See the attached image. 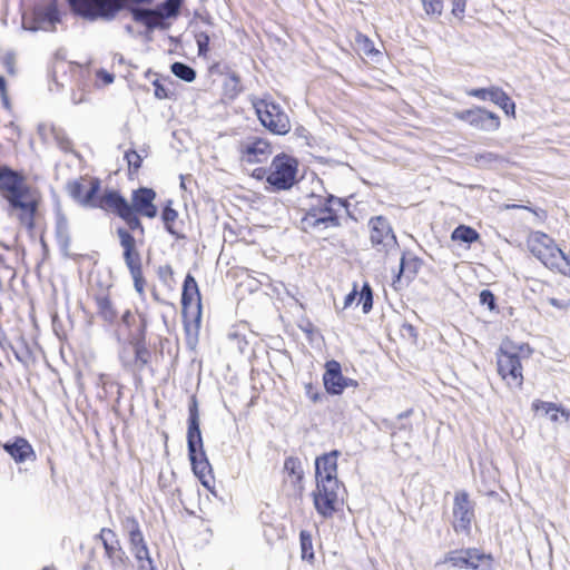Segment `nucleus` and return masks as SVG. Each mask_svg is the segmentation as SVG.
I'll return each mask as SVG.
<instances>
[{
  "label": "nucleus",
  "mask_w": 570,
  "mask_h": 570,
  "mask_svg": "<svg viewBox=\"0 0 570 570\" xmlns=\"http://www.w3.org/2000/svg\"><path fill=\"white\" fill-rule=\"evenodd\" d=\"M338 454L334 450L315 461L316 490L313 492V501L316 511L324 518L332 517L340 503L342 487L337 479Z\"/></svg>",
  "instance_id": "obj_1"
},
{
  "label": "nucleus",
  "mask_w": 570,
  "mask_h": 570,
  "mask_svg": "<svg viewBox=\"0 0 570 570\" xmlns=\"http://www.w3.org/2000/svg\"><path fill=\"white\" fill-rule=\"evenodd\" d=\"M345 207V202L333 195L317 197V203L312 205L301 219V228L306 233H321L341 225L338 213Z\"/></svg>",
  "instance_id": "obj_2"
},
{
  "label": "nucleus",
  "mask_w": 570,
  "mask_h": 570,
  "mask_svg": "<svg viewBox=\"0 0 570 570\" xmlns=\"http://www.w3.org/2000/svg\"><path fill=\"white\" fill-rule=\"evenodd\" d=\"M532 353L528 344L504 342L498 354V372L509 386L520 387L523 383L521 357L528 358Z\"/></svg>",
  "instance_id": "obj_3"
},
{
  "label": "nucleus",
  "mask_w": 570,
  "mask_h": 570,
  "mask_svg": "<svg viewBox=\"0 0 570 570\" xmlns=\"http://www.w3.org/2000/svg\"><path fill=\"white\" fill-rule=\"evenodd\" d=\"M528 248L546 267L570 276V257L547 234H531L528 238Z\"/></svg>",
  "instance_id": "obj_4"
},
{
  "label": "nucleus",
  "mask_w": 570,
  "mask_h": 570,
  "mask_svg": "<svg viewBox=\"0 0 570 570\" xmlns=\"http://www.w3.org/2000/svg\"><path fill=\"white\" fill-rule=\"evenodd\" d=\"M187 445L188 456L191 462L194 473L202 480L204 485H207V482L204 480V478L207 473H209L210 465L203 449V439L199 429V417L196 402H194L189 407Z\"/></svg>",
  "instance_id": "obj_5"
},
{
  "label": "nucleus",
  "mask_w": 570,
  "mask_h": 570,
  "mask_svg": "<svg viewBox=\"0 0 570 570\" xmlns=\"http://www.w3.org/2000/svg\"><path fill=\"white\" fill-rule=\"evenodd\" d=\"M7 213L10 217L16 218L21 226L28 230L35 228V217L40 203L38 193L29 188L28 190L7 200Z\"/></svg>",
  "instance_id": "obj_6"
},
{
  "label": "nucleus",
  "mask_w": 570,
  "mask_h": 570,
  "mask_svg": "<svg viewBox=\"0 0 570 570\" xmlns=\"http://www.w3.org/2000/svg\"><path fill=\"white\" fill-rule=\"evenodd\" d=\"M297 160L287 155H276L268 168L266 180L277 190H287L296 183Z\"/></svg>",
  "instance_id": "obj_7"
},
{
  "label": "nucleus",
  "mask_w": 570,
  "mask_h": 570,
  "mask_svg": "<svg viewBox=\"0 0 570 570\" xmlns=\"http://www.w3.org/2000/svg\"><path fill=\"white\" fill-rule=\"evenodd\" d=\"M76 12L85 18L111 19L125 7L126 0H69ZM135 3H151L153 0H131Z\"/></svg>",
  "instance_id": "obj_8"
},
{
  "label": "nucleus",
  "mask_w": 570,
  "mask_h": 570,
  "mask_svg": "<svg viewBox=\"0 0 570 570\" xmlns=\"http://www.w3.org/2000/svg\"><path fill=\"white\" fill-rule=\"evenodd\" d=\"M254 108L262 125L273 134L286 135L291 130L289 118L279 105L258 100L254 102Z\"/></svg>",
  "instance_id": "obj_9"
},
{
  "label": "nucleus",
  "mask_w": 570,
  "mask_h": 570,
  "mask_svg": "<svg viewBox=\"0 0 570 570\" xmlns=\"http://www.w3.org/2000/svg\"><path fill=\"white\" fill-rule=\"evenodd\" d=\"M370 240L376 252L389 255L397 250L396 236L389 220L383 216H375L368 220Z\"/></svg>",
  "instance_id": "obj_10"
},
{
  "label": "nucleus",
  "mask_w": 570,
  "mask_h": 570,
  "mask_svg": "<svg viewBox=\"0 0 570 570\" xmlns=\"http://www.w3.org/2000/svg\"><path fill=\"white\" fill-rule=\"evenodd\" d=\"M445 563H451L458 570H491L492 558L474 548L450 551Z\"/></svg>",
  "instance_id": "obj_11"
},
{
  "label": "nucleus",
  "mask_w": 570,
  "mask_h": 570,
  "mask_svg": "<svg viewBox=\"0 0 570 570\" xmlns=\"http://www.w3.org/2000/svg\"><path fill=\"white\" fill-rule=\"evenodd\" d=\"M181 4V0H166L157 9L131 8V14L135 21L144 23L148 29H155L160 26L165 18H175Z\"/></svg>",
  "instance_id": "obj_12"
},
{
  "label": "nucleus",
  "mask_w": 570,
  "mask_h": 570,
  "mask_svg": "<svg viewBox=\"0 0 570 570\" xmlns=\"http://www.w3.org/2000/svg\"><path fill=\"white\" fill-rule=\"evenodd\" d=\"M239 159L246 164H259L266 161L273 154L269 141L258 136H248L237 145Z\"/></svg>",
  "instance_id": "obj_13"
},
{
  "label": "nucleus",
  "mask_w": 570,
  "mask_h": 570,
  "mask_svg": "<svg viewBox=\"0 0 570 570\" xmlns=\"http://www.w3.org/2000/svg\"><path fill=\"white\" fill-rule=\"evenodd\" d=\"M474 520V503L465 491H459L453 500V528L455 532L469 533Z\"/></svg>",
  "instance_id": "obj_14"
},
{
  "label": "nucleus",
  "mask_w": 570,
  "mask_h": 570,
  "mask_svg": "<svg viewBox=\"0 0 570 570\" xmlns=\"http://www.w3.org/2000/svg\"><path fill=\"white\" fill-rule=\"evenodd\" d=\"M453 116L456 119L468 122L473 128L483 131H495L500 127V118L495 114L481 107L455 111Z\"/></svg>",
  "instance_id": "obj_15"
},
{
  "label": "nucleus",
  "mask_w": 570,
  "mask_h": 570,
  "mask_svg": "<svg viewBox=\"0 0 570 570\" xmlns=\"http://www.w3.org/2000/svg\"><path fill=\"white\" fill-rule=\"evenodd\" d=\"M31 188L24 177L7 166H0V195L10 199Z\"/></svg>",
  "instance_id": "obj_16"
},
{
  "label": "nucleus",
  "mask_w": 570,
  "mask_h": 570,
  "mask_svg": "<svg viewBox=\"0 0 570 570\" xmlns=\"http://www.w3.org/2000/svg\"><path fill=\"white\" fill-rule=\"evenodd\" d=\"M120 360L126 367H132L138 372L142 371L150 361V352L146 347L144 338L137 340L131 347L124 348Z\"/></svg>",
  "instance_id": "obj_17"
},
{
  "label": "nucleus",
  "mask_w": 570,
  "mask_h": 570,
  "mask_svg": "<svg viewBox=\"0 0 570 570\" xmlns=\"http://www.w3.org/2000/svg\"><path fill=\"white\" fill-rule=\"evenodd\" d=\"M466 94L481 100H491L498 105L507 115H514L515 105L511 98L499 87L470 89Z\"/></svg>",
  "instance_id": "obj_18"
},
{
  "label": "nucleus",
  "mask_w": 570,
  "mask_h": 570,
  "mask_svg": "<svg viewBox=\"0 0 570 570\" xmlns=\"http://www.w3.org/2000/svg\"><path fill=\"white\" fill-rule=\"evenodd\" d=\"M323 382L326 391L335 395L348 387L347 377L342 375L341 364L334 360L326 362Z\"/></svg>",
  "instance_id": "obj_19"
},
{
  "label": "nucleus",
  "mask_w": 570,
  "mask_h": 570,
  "mask_svg": "<svg viewBox=\"0 0 570 570\" xmlns=\"http://www.w3.org/2000/svg\"><path fill=\"white\" fill-rule=\"evenodd\" d=\"M156 193L151 188H139L132 191L131 208L134 212L154 218L157 215V207L154 205Z\"/></svg>",
  "instance_id": "obj_20"
},
{
  "label": "nucleus",
  "mask_w": 570,
  "mask_h": 570,
  "mask_svg": "<svg viewBox=\"0 0 570 570\" xmlns=\"http://www.w3.org/2000/svg\"><path fill=\"white\" fill-rule=\"evenodd\" d=\"M99 188L100 183L97 179H90L87 184L73 181L69 185V193L81 205L94 207Z\"/></svg>",
  "instance_id": "obj_21"
},
{
  "label": "nucleus",
  "mask_w": 570,
  "mask_h": 570,
  "mask_svg": "<svg viewBox=\"0 0 570 570\" xmlns=\"http://www.w3.org/2000/svg\"><path fill=\"white\" fill-rule=\"evenodd\" d=\"M57 22H59L58 10L55 7H48L35 12L32 23L29 24V22L23 19V28L32 31H52L55 30Z\"/></svg>",
  "instance_id": "obj_22"
},
{
  "label": "nucleus",
  "mask_w": 570,
  "mask_h": 570,
  "mask_svg": "<svg viewBox=\"0 0 570 570\" xmlns=\"http://www.w3.org/2000/svg\"><path fill=\"white\" fill-rule=\"evenodd\" d=\"M181 305L185 313L191 305H195L198 315L200 314V294L197 282L190 274L184 281Z\"/></svg>",
  "instance_id": "obj_23"
},
{
  "label": "nucleus",
  "mask_w": 570,
  "mask_h": 570,
  "mask_svg": "<svg viewBox=\"0 0 570 570\" xmlns=\"http://www.w3.org/2000/svg\"><path fill=\"white\" fill-rule=\"evenodd\" d=\"M3 448L17 463L36 459L35 451L26 439L17 438L12 443H6Z\"/></svg>",
  "instance_id": "obj_24"
},
{
  "label": "nucleus",
  "mask_w": 570,
  "mask_h": 570,
  "mask_svg": "<svg viewBox=\"0 0 570 570\" xmlns=\"http://www.w3.org/2000/svg\"><path fill=\"white\" fill-rule=\"evenodd\" d=\"M95 207L112 210L120 217L130 207V204L117 191H108L96 199Z\"/></svg>",
  "instance_id": "obj_25"
},
{
  "label": "nucleus",
  "mask_w": 570,
  "mask_h": 570,
  "mask_svg": "<svg viewBox=\"0 0 570 570\" xmlns=\"http://www.w3.org/2000/svg\"><path fill=\"white\" fill-rule=\"evenodd\" d=\"M56 239L62 255L69 257L71 244L69 224L65 215L60 212L56 215Z\"/></svg>",
  "instance_id": "obj_26"
},
{
  "label": "nucleus",
  "mask_w": 570,
  "mask_h": 570,
  "mask_svg": "<svg viewBox=\"0 0 570 570\" xmlns=\"http://www.w3.org/2000/svg\"><path fill=\"white\" fill-rule=\"evenodd\" d=\"M117 235L120 240V245L124 248V259L126 265L140 263V255L136 250V240L134 236L125 228H118Z\"/></svg>",
  "instance_id": "obj_27"
},
{
  "label": "nucleus",
  "mask_w": 570,
  "mask_h": 570,
  "mask_svg": "<svg viewBox=\"0 0 570 570\" xmlns=\"http://www.w3.org/2000/svg\"><path fill=\"white\" fill-rule=\"evenodd\" d=\"M97 313L107 323H114L117 318V311L106 294H100L95 297Z\"/></svg>",
  "instance_id": "obj_28"
},
{
  "label": "nucleus",
  "mask_w": 570,
  "mask_h": 570,
  "mask_svg": "<svg viewBox=\"0 0 570 570\" xmlns=\"http://www.w3.org/2000/svg\"><path fill=\"white\" fill-rule=\"evenodd\" d=\"M96 538L101 541L107 558L121 550L116 533L110 529H101Z\"/></svg>",
  "instance_id": "obj_29"
},
{
  "label": "nucleus",
  "mask_w": 570,
  "mask_h": 570,
  "mask_svg": "<svg viewBox=\"0 0 570 570\" xmlns=\"http://www.w3.org/2000/svg\"><path fill=\"white\" fill-rule=\"evenodd\" d=\"M284 471L287 473L289 481L293 484H301L304 471L302 462L297 458L289 456L284 462Z\"/></svg>",
  "instance_id": "obj_30"
},
{
  "label": "nucleus",
  "mask_w": 570,
  "mask_h": 570,
  "mask_svg": "<svg viewBox=\"0 0 570 570\" xmlns=\"http://www.w3.org/2000/svg\"><path fill=\"white\" fill-rule=\"evenodd\" d=\"M451 238L453 240H460L466 244H471L473 242L479 240L480 235L472 227L460 225L452 232Z\"/></svg>",
  "instance_id": "obj_31"
},
{
  "label": "nucleus",
  "mask_w": 570,
  "mask_h": 570,
  "mask_svg": "<svg viewBox=\"0 0 570 570\" xmlns=\"http://www.w3.org/2000/svg\"><path fill=\"white\" fill-rule=\"evenodd\" d=\"M126 528L129 533L130 550L138 548L139 546H147L140 531L139 524L135 519H127Z\"/></svg>",
  "instance_id": "obj_32"
},
{
  "label": "nucleus",
  "mask_w": 570,
  "mask_h": 570,
  "mask_svg": "<svg viewBox=\"0 0 570 570\" xmlns=\"http://www.w3.org/2000/svg\"><path fill=\"white\" fill-rule=\"evenodd\" d=\"M130 551L134 553L138 562L139 570H156L153 564V560L150 559L147 546H139L138 548H134Z\"/></svg>",
  "instance_id": "obj_33"
},
{
  "label": "nucleus",
  "mask_w": 570,
  "mask_h": 570,
  "mask_svg": "<svg viewBox=\"0 0 570 570\" xmlns=\"http://www.w3.org/2000/svg\"><path fill=\"white\" fill-rule=\"evenodd\" d=\"M171 72L179 79L191 82L196 78V71L186 63L174 62L171 65Z\"/></svg>",
  "instance_id": "obj_34"
},
{
  "label": "nucleus",
  "mask_w": 570,
  "mask_h": 570,
  "mask_svg": "<svg viewBox=\"0 0 570 570\" xmlns=\"http://www.w3.org/2000/svg\"><path fill=\"white\" fill-rule=\"evenodd\" d=\"M355 46L357 51L364 56L372 57L379 53L373 42L364 35L357 33L355 36Z\"/></svg>",
  "instance_id": "obj_35"
},
{
  "label": "nucleus",
  "mask_w": 570,
  "mask_h": 570,
  "mask_svg": "<svg viewBox=\"0 0 570 570\" xmlns=\"http://www.w3.org/2000/svg\"><path fill=\"white\" fill-rule=\"evenodd\" d=\"M127 267L132 277L135 289L137 291V293L140 296L144 295L145 279L142 276L141 262L131 264V265H127Z\"/></svg>",
  "instance_id": "obj_36"
},
{
  "label": "nucleus",
  "mask_w": 570,
  "mask_h": 570,
  "mask_svg": "<svg viewBox=\"0 0 570 570\" xmlns=\"http://www.w3.org/2000/svg\"><path fill=\"white\" fill-rule=\"evenodd\" d=\"M534 410H542L552 422H557L559 420V415H561V409L557 404L551 402L535 401L533 403Z\"/></svg>",
  "instance_id": "obj_37"
},
{
  "label": "nucleus",
  "mask_w": 570,
  "mask_h": 570,
  "mask_svg": "<svg viewBox=\"0 0 570 570\" xmlns=\"http://www.w3.org/2000/svg\"><path fill=\"white\" fill-rule=\"evenodd\" d=\"M301 548H302V558L303 559H313V544H312V535L307 531H301Z\"/></svg>",
  "instance_id": "obj_38"
},
{
  "label": "nucleus",
  "mask_w": 570,
  "mask_h": 570,
  "mask_svg": "<svg viewBox=\"0 0 570 570\" xmlns=\"http://www.w3.org/2000/svg\"><path fill=\"white\" fill-rule=\"evenodd\" d=\"M108 560L112 570H127L128 558L126 557V553L122 549L110 556Z\"/></svg>",
  "instance_id": "obj_39"
},
{
  "label": "nucleus",
  "mask_w": 570,
  "mask_h": 570,
  "mask_svg": "<svg viewBox=\"0 0 570 570\" xmlns=\"http://www.w3.org/2000/svg\"><path fill=\"white\" fill-rule=\"evenodd\" d=\"M177 212L170 207V203L164 208L161 218L165 223L166 229L170 234H175V230L173 228V223L177 219Z\"/></svg>",
  "instance_id": "obj_40"
},
{
  "label": "nucleus",
  "mask_w": 570,
  "mask_h": 570,
  "mask_svg": "<svg viewBox=\"0 0 570 570\" xmlns=\"http://www.w3.org/2000/svg\"><path fill=\"white\" fill-rule=\"evenodd\" d=\"M428 14L440 16L443 11L444 0H421Z\"/></svg>",
  "instance_id": "obj_41"
},
{
  "label": "nucleus",
  "mask_w": 570,
  "mask_h": 570,
  "mask_svg": "<svg viewBox=\"0 0 570 570\" xmlns=\"http://www.w3.org/2000/svg\"><path fill=\"white\" fill-rule=\"evenodd\" d=\"M137 212H134L131 206L125 210V213L120 216L128 225L130 229L141 228V224L139 218L137 217Z\"/></svg>",
  "instance_id": "obj_42"
},
{
  "label": "nucleus",
  "mask_w": 570,
  "mask_h": 570,
  "mask_svg": "<svg viewBox=\"0 0 570 570\" xmlns=\"http://www.w3.org/2000/svg\"><path fill=\"white\" fill-rule=\"evenodd\" d=\"M195 39L198 47V55L206 56L208 52L209 36L206 32L199 31L195 35Z\"/></svg>",
  "instance_id": "obj_43"
},
{
  "label": "nucleus",
  "mask_w": 570,
  "mask_h": 570,
  "mask_svg": "<svg viewBox=\"0 0 570 570\" xmlns=\"http://www.w3.org/2000/svg\"><path fill=\"white\" fill-rule=\"evenodd\" d=\"M125 158L127 160L129 170L137 171L141 166V157L140 155L135 150H129L125 154Z\"/></svg>",
  "instance_id": "obj_44"
},
{
  "label": "nucleus",
  "mask_w": 570,
  "mask_h": 570,
  "mask_svg": "<svg viewBox=\"0 0 570 570\" xmlns=\"http://www.w3.org/2000/svg\"><path fill=\"white\" fill-rule=\"evenodd\" d=\"M361 299L363 301V312L367 313L373 304L372 289L368 284H364L361 291Z\"/></svg>",
  "instance_id": "obj_45"
},
{
  "label": "nucleus",
  "mask_w": 570,
  "mask_h": 570,
  "mask_svg": "<svg viewBox=\"0 0 570 570\" xmlns=\"http://www.w3.org/2000/svg\"><path fill=\"white\" fill-rule=\"evenodd\" d=\"M480 303L487 305L490 311L495 309V297L489 289H483L480 293Z\"/></svg>",
  "instance_id": "obj_46"
},
{
  "label": "nucleus",
  "mask_w": 570,
  "mask_h": 570,
  "mask_svg": "<svg viewBox=\"0 0 570 570\" xmlns=\"http://www.w3.org/2000/svg\"><path fill=\"white\" fill-rule=\"evenodd\" d=\"M466 1L468 0H452V13L458 17V18H462L463 17V13L465 11V6H466Z\"/></svg>",
  "instance_id": "obj_47"
},
{
  "label": "nucleus",
  "mask_w": 570,
  "mask_h": 570,
  "mask_svg": "<svg viewBox=\"0 0 570 570\" xmlns=\"http://www.w3.org/2000/svg\"><path fill=\"white\" fill-rule=\"evenodd\" d=\"M154 87H155V96H156V98L165 99V98L168 97L167 89L158 80L154 81Z\"/></svg>",
  "instance_id": "obj_48"
},
{
  "label": "nucleus",
  "mask_w": 570,
  "mask_h": 570,
  "mask_svg": "<svg viewBox=\"0 0 570 570\" xmlns=\"http://www.w3.org/2000/svg\"><path fill=\"white\" fill-rule=\"evenodd\" d=\"M356 296H357V292L354 288L350 294L346 295V297L344 299V308L351 306L352 303L355 301Z\"/></svg>",
  "instance_id": "obj_49"
},
{
  "label": "nucleus",
  "mask_w": 570,
  "mask_h": 570,
  "mask_svg": "<svg viewBox=\"0 0 570 570\" xmlns=\"http://www.w3.org/2000/svg\"><path fill=\"white\" fill-rule=\"evenodd\" d=\"M98 77L102 79V81L107 85L111 83L114 81V76L107 71H99Z\"/></svg>",
  "instance_id": "obj_50"
},
{
  "label": "nucleus",
  "mask_w": 570,
  "mask_h": 570,
  "mask_svg": "<svg viewBox=\"0 0 570 570\" xmlns=\"http://www.w3.org/2000/svg\"><path fill=\"white\" fill-rule=\"evenodd\" d=\"M497 158H498V157H497L494 154H492V153H485V154L480 155V156L476 158V160H483V161H485V163H491V161L495 160Z\"/></svg>",
  "instance_id": "obj_51"
},
{
  "label": "nucleus",
  "mask_w": 570,
  "mask_h": 570,
  "mask_svg": "<svg viewBox=\"0 0 570 570\" xmlns=\"http://www.w3.org/2000/svg\"><path fill=\"white\" fill-rule=\"evenodd\" d=\"M132 318V314L130 311H126L124 314H122V317H121V321L124 324H126L127 326L130 325V321Z\"/></svg>",
  "instance_id": "obj_52"
},
{
  "label": "nucleus",
  "mask_w": 570,
  "mask_h": 570,
  "mask_svg": "<svg viewBox=\"0 0 570 570\" xmlns=\"http://www.w3.org/2000/svg\"><path fill=\"white\" fill-rule=\"evenodd\" d=\"M549 304H551L552 306L557 307V308H562L564 307V304L560 303L557 298H549L548 299Z\"/></svg>",
  "instance_id": "obj_53"
},
{
  "label": "nucleus",
  "mask_w": 570,
  "mask_h": 570,
  "mask_svg": "<svg viewBox=\"0 0 570 570\" xmlns=\"http://www.w3.org/2000/svg\"><path fill=\"white\" fill-rule=\"evenodd\" d=\"M266 174V170L264 168H257L254 170V176L257 178H263Z\"/></svg>",
  "instance_id": "obj_54"
},
{
  "label": "nucleus",
  "mask_w": 570,
  "mask_h": 570,
  "mask_svg": "<svg viewBox=\"0 0 570 570\" xmlns=\"http://www.w3.org/2000/svg\"><path fill=\"white\" fill-rule=\"evenodd\" d=\"M561 416L570 425V412L564 409H561Z\"/></svg>",
  "instance_id": "obj_55"
},
{
  "label": "nucleus",
  "mask_w": 570,
  "mask_h": 570,
  "mask_svg": "<svg viewBox=\"0 0 570 570\" xmlns=\"http://www.w3.org/2000/svg\"><path fill=\"white\" fill-rule=\"evenodd\" d=\"M0 94L1 96L6 94V80L2 76H0Z\"/></svg>",
  "instance_id": "obj_56"
},
{
  "label": "nucleus",
  "mask_w": 570,
  "mask_h": 570,
  "mask_svg": "<svg viewBox=\"0 0 570 570\" xmlns=\"http://www.w3.org/2000/svg\"><path fill=\"white\" fill-rule=\"evenodd\" d=\"M59 144H60V147H61L65 151L69 150L70 142H69L67 139H66V140H61Z\"/></svg>",
  "instance_id": "obj_57"
},
{
  "label": "nucleus",
  "mask_w": 570,
  "mask_h": 570,
  "mask_svg": "<svg viewBox=\"0 0 570 570\" xmlns=\"http://www.w3.org/2000/svg\"><path fill=\"white\" fill-rule=\"evenodd\" d=\"M99 383H100V384H102V385H105V384H106V375H105V374H101V375L99 376Z\"/></svg>",
  "instance_id": "obj_58"
},
{
  "label": "nucleus",
  "mask_w": 570,
  "mask_h": 570,
  "mask_svg": "<svg viewBox=\"0 0 570 570\" xmlns=\"http://www.w3.org/2000/svg\"><path fill=\"white\" fill-rule=\"evenodd\" d=\"M507 208H527V207H525V206H520V205L512 204V205H507Z\"/></svg>",
  "instance_id": "obj_59"
},
{
  "label": "nucleus",
  "mask_w": 570,
  "mask_h": 570,
  "mask_svg": "<svg viewBox=\"0 0 570 570\" xmlns=\"http://www.w3.org/2000/svg\"><path fill=\"white\" fill-rule=\"evenodd\" d=\"M347 381H348V386H356L357 385V382L352 380V379L347 377Z\"/></svg>",
  "instance_id": "obj_60"
},
{
  "label": "nucleus",
  "mask_w": 570,
  "mask_h": 570,
  "mask_svg": "<svg viewBox=\"0 0 570 570\" xmlns=\"http://www.w3.org/2000/svg\"><path fill=\"white\" fill-rule=\"evenodd\" d=\"M2 100H3L4 106L9 107V101H8V98H7L6 94H4V96H2Z\"/></svg>",
  "instance_id": "obj_61"
},
{
  "label": "nucleus",
  "mask_w": 570,
  "mask_h": 570,
  "mask_svg": "<svg viewBox=\"0 0 570 570\" xmlns=\"http://www.w3.org/2000/svg\"><path fill=\"white\" fill-rule=\"evenodd\" d=\"M403 269H404V257L401 258L400 274L403 272Z\"/></svg>",
  "instance_id": "obj_62"
},
{
  "label": "nucleus",
  "mask_w": 570,
  "mask_h": 570,
  "mask_svg": "<svg viewBox=\"0 0 570 570\" xmlns=\"http://www.w3.org/2000/svg\"><path fill=\"white\" fill-rule=\"evenodd\" d=\"M160 271H167V273L171 274V268L169 266H165L164 268H160Z\"/></svg>",
  "instance_id": "obj_63"
},
{
  "label": "nucleus",
  "mask_w": 570,
  "mask_h": 570,
  "mask_svg": "<svg viewBox=\"0 0 570 570\" xmlns=\"http://www.w3.org/2000/svg\"><path fill=\"white\" fill-rule=\"evenodd\" d=\"M42 570H49V568H43Z\"/></svg>",
  "instance_id": "obj_64"
}]
</instances>
